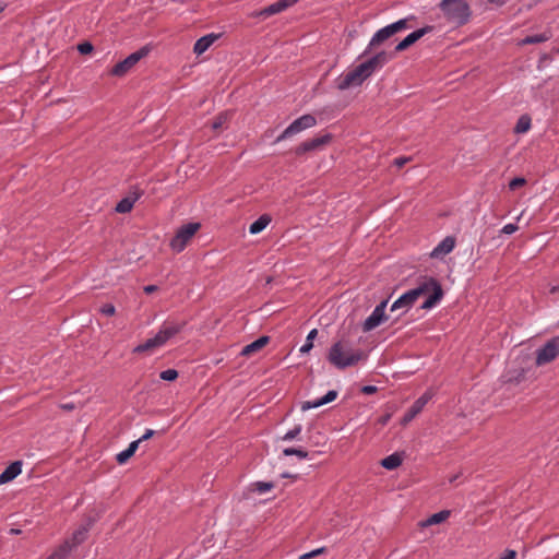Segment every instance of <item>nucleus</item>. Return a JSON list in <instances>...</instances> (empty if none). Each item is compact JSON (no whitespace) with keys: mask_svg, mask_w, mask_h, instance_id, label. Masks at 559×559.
Instances as JSON below:
<instances>
[{"mask_svg":"<svg viewBox=\"0 0 559 559\" xmlns=\"http://www.w3.org/2000/svg\"><path fill=\"white\" fill-rule=\"evenodd\" d=\"M431 397L432 395L429 392H426L420 397H418L404 414L401 424L407 425L409 421H412L423 411Z\"/></svg>","mask_w":559,"mask_h":559,"instance_id":"obj_14","label":"nucleus"},{"mask_svg":"<svg viewBox=\"0 0 559 559\" xmlns=\"http://www.w3.org/2000/svg\"><path fill=\"white\" fill-rule=\"evenodd\" d=\"M525 369L520 368L509 372V378L506 382L519 384L525 379Z\"/></svg>","mask_w":559,"mask_h":559,"instance_id":"obj_31","label":"nucleus"},{"mask_svg":"<svg viewBox=\"0 0 559 559\" xmlns=\"http://www.w3.org/2000/svg\"><path fill=\"white\" fill-rule=\"evenodd\" d=\"M179 373L176 369H167L159 373V378L164 381H175Z\"/></svg>","mask_w":559,"mask_h":559,"instance_id":"obj_37","label":"nucleus"},{"mask_svg":"<svg viewBox=\"0 0 559 559\" xmlns=\"http://www.w3.org/2000/svg\"><path fill=\"white\" fill-rule=\"evenodd\" d=\"M7 4L2 1H0V13L4 11Z\"/></svg>","mask_w":559,"mask_h":559,"instance_id":"obj_55","label":"nucleus"},{"mask_svg":"<svg viewBox=\"0 0 559 559\" xmlns=\"http://www.w3.org/2000/svg\"><path fill=\"white\" fill-rule=\"evenodd\" d=\"M95 520L92 518H88L85 525L80 526L78 530H75L71 536V538L66 539L64 542H69V546L71 547V550L82 543H84L87 538V534L93 526Z\"/></svg>","mask_w":559,"mask_h":559,"instance_id":"obj_16","label":"nucleus"},{"mask_svg":"<svg viewBox=\"0 0 559 559\" xmlns=\"http://www.w3.org/2000/svg\"><path fill=\"white\" fill-rule=\"evenodd\" d=\"M388 301V299L382 300L378 306H376L372 313L364 321L362 330L365 332H369L378 328L381 323L388 320V316L385 313Z\"/></svg>","mask_w":559,"mask_h":559,"instance_id":"obj_10","label":"nucleus"},{"mask_svg":"<svg viewBox=\"0 0 559 559\" xmlns=\"http://www.w3.org/2000/svg\"><path fill=\"white\" fill-rule=\"evenodd\" d=\"M337 396V392L335 390H330L324 396L318 399L316 401H306L301 403V411H308L311 408L320 407L324 404L333 402Z\"/></svg>","mask_w":559,"mask_h":559,"instance_id":"obj_18","label":"nucleus"},{"mask_svg":"<svg viewBox=\"0 0 559 559\" xmlns=\"http://www.w3.org/2000/svg\"><path fill=\"white\" fill-rule=\"evenodd\" d=\"M94 50V46L92 43L90 41H82L78 45V51L81 53V55H90L92 53Z\"/></svg>","mask_w":559,"mask_h":559,"instance_id":"obj_38","label":"nucleus"},{"mask_svg":"<svg viewBox=\"0 0 559 559\" xmlns=\"http://www.w3.org/2000/svg\"><path fill=\"white\" fill-rule=\"evenodd\" d=\"M218 38L216 34H209L199 38L193 47V52L198 56L205 52L210 46Z\"/></svg>","mask_w":559,"mask_h":559,"instance_id":"obj_21","label":"nucleus"},{"mask_svg":"<svg viewBox=\"0 0 559 559\" xmlns=\"http://www.w3.org/2000/svg\"><path fill=\"white\" fill-rule=\"evenodd\" d=\"M518 225L515 224H507L503 228H502V233L503 234H507V235H511L513 233H515L518 230Z\"/></svg>","mask_w":559,"mask_h":559,"instance_id":"obj_42","label":"nucleus"},{"mask_svg":"<svg viewBox=\"0 0 559 559\" xmlns=\"http://www.w3.org/2000/svg\"><path fill=\"white\" fill-rule=\"evenodd\" d=\"M186 322L180 323H165L162 329L157 332L155 337L158 340L159 344L163 346L170 338L179 334L185 328Z\"/></svg>","mask_w":559,"mask_h":559,"instance_id":"obj_15","label":"nucleus"},{"mask_svg":"<svg viewBox=\"0 0 559 559\" xmlns=\"http://www.w3.org/2000/svg\"><path fill=\"white\" fill-rule=\"evenodd\" d=\"M200 223H188L180 226L175 236L170 239L169 247L176 252L183 251L188 242L200 230Z\"/></svg>","mask_w":559,"mask_h":559,"instance_id":"obj_5","label":"nucleus"},{"mask_svg":"<svg viewBox=\"0 0 559 559\" xmlns=\"http://www.w3.org/2000/svg\"><path fill=\"white\" fill-rule=\"evenodd\" d=\"M150 50L151 49L148 46L141 47L139 50L132 52L122 61L116 63L111 68L109 74L118 78L124 76L142 58L148 55Z\"/></svg>","mask_w":559,"mask_h":559,"instance_id":"obj_6","label":"nucleus"},{"mask_svg":"<svg viewBox=\"0 0 559 559\" xmlns=\"http://www.w3.org/2000/svg\"><path fill=\"white\" fill-rule=\"evenodd\" d=\"M143 190L138 187H133L129 194L117 203L115 211L120 214L131 212L134 203L143 195Z\"/></svg>","mask_w":559,"mask_h":559,"instance_id":"obj_13","label":"nucleus"},{"mask_svg":"<svg viewBox=\"0 0 559 559\" xmlns=\"http://www.w3.org/2000/svg\"><path fill=\"white\" fill-rule=\"evenodd\" d=\"M450 514H451L450 510H441V511L430 515L425 521H421L420 526L427 527V526L440 524V523L444 522L445 520H448Z\"/></svg>","mask_w":559,"mask_h":559,"instance_id":"obj_24","label":"nucleus"},{"mask_svg":"<svg viewBox=\"0 0 559 559\" xmlns=\"http://www.w3.org/2000/svg\"><path fill=\"white\" fill-rule=\"evenodd\" d=\"M487 2L500 7V5H503L506 3V0H487Z\"/></svg>","mask_w":559,"mask_h":559,"instance_id":"obj_52","label":"nucleus"},{"mask_svg":"<svg viewBox=\"0 0 559 559\" xmlns=\"http://www.w3.org/2000/svg\"><path fill=\"white\" fill-rule=\"evenodd\" d=\"M133 455L134 453L132 452V450L127 448L126 450L117 454L116 461L118 462V464L122 465L126 464Z\"/></svg>","mask_w":559,"mask_h":559,"instance_id":"obj_36","label":"nucleus"},{"mask_svg":"<svg viewBox=\"0 0 559 559\" xmlns=\"http://www.w3.org/2000/svg\"><path fill=\"white\" fill-rule=\"evenodd\" d=\"M274 487V483L272 481H257L251 485L252 491L265 492L271 490Z\"/></svg>","mask_w":559,"mask_h":559,"instance_id":"obj_34","label":"nucleus"},{"mask_svg":"<svg viewBox=\"0 0 559 559\" xmlns=\"http://www.w3.org/2000/svg\"><path fill=\"white\" fill-rule=\"evenodd\" d=\"M378 391V388L376 385H364L360 389V392L367 395L373 394Z\"/></svg>","mask_w":559,"mask_h":559,"instance_id":"obj_43","label":"nucleus"},{"mask_svg":"<svg viewBox=\"0 0 559 559\" xmlns=\"http://www.w3.org/2000/svg\"><path fill=\"white\" fill-rule=\"evenodd\" d=\"M299 0H278L264 9L260 11H255L251 14L252 17H269L271 15L281 13L282 11L293 7L296 4Z\"/></svg>","mask_w":559,"mask_h":559,"instance_id":"obj_12","label":"nucleus"},{"mask_svg":"<svg viewBox=\"0 0 559 559\" xmlns=\"http://www.w3.org/2000/svg\"><path fill=\"white\" fill-rule=\"evenodd\" d=\"M415 296L418 299L423 295H427L426 300L420 306V309L433 308L444 295L442 285L440 282L432 276H420L417 281V286L413 288Z\"/></svg>","mask_w":559,"mask_h":559,"instance_id":"obj_4","label":"nucleus"},{"mask_svg":"<svg viewBox=\"0 0 559 559\" xmlns=\"http://www.w3.org/2000/svg\"><path fill=\"white\" fill-rule=\"evenodd\" d=\"M395 34H397L395 32V29L393 28L392 24H389L382 28H380L379 31H377L370 43H369V46L368 48L369 49H372L377 46H380L381 44H383L385 40H388L389 38H391L392 36H394Z\"/></svg>","mask_w":559,"mask_h":559,"instance_id":"obj_17","label":"nucleus"},{"mask_svg":"<svg viewBox=\"0 0 559 559\" xmlns=\"http://www.w3.org/2000/svg\"><path fill=\"white\" fill-rule=\"evenodd\" d=\"M559 356V336L547 341L536 353V365L543 366L554 361Z\"/></svg>","mask_w":559,"mask_h":559,"instance_id":"obj_8","label":"nucleus"},{"mask_svg":"<svg viewBox=\"0 0 559 559\" xmlns=\"http://www.w3.org/2000/svg\"><path fill=\"white\" fill-rule=\"evenodd\" d=\"M455 246V238L453 236L445 237L431 252V257H439L440 254L450 253Z\"/></svg>","mask_w":559,"mask_h":559,"instance_id":"obj_23","label":"nucleus"},{"mask_svg":"<svg viewBox=\"0 0 559 559\" xmlns=\"http://www.w3.org/2000/svg\"><path fill=\"white\" fill-rule=\"evenodd\" d=\"M9 533L11 535H20L22 531L20 528H11Z\"/></svg>","mask_w":559,"mask_h":559,"instance_id":"obj_54","label":"nucleus"},{"mask_svg":"<svg viewBox=\"0 0 559 559\" xmlns=\"http://www.w3.org/2000/svg\"><path fill=\"white\" fill-rule=\"evenodd\" d=\"M525 183H526V179L525 178H523V177H514L509 182V189L513 191V190H515V189H518L520 187H523Z\"/></svg>","mask_w":559,"mask_h":559,"instance_id":"obj_39","label":"nucleus"},{"mask_svg":"<svg viewBox=\"0 0 559 559\" xmlns=\"http://www.w3.org/2000/svg\"><path fill=\"white\" fill-rule=\"evenodd\" d=\"M332 140L333 135L331 133H325L321 136L313 138L300 143L294 148V153L296 156H302L309 152L316 151L324 145L330 144Z\"/></svg>","mask_w":559,"mask_h":559,"instance_id":"obj_9","label":"nucleus"},{"mask_svg":"<svg viewBox=\"0 0 559 559\" xmlns=\"http://www.w3.org/2000/svg\"><path fill=\"white\" fill-rule=\"evenodd\" d=\"M301 431L300 426H296L294 429L287 431L285 436L283 437V440H293L295 439Z\"/></svg>","mask_w":559,"mask_h":559,"instance_id":"obj_41","label":"nucleus"},{"mask_svg":"<svg viewBox=\"0 0 559 559\" xmlns=\"http://www.w3.org/2000/svg\"><path fill=\"white\" fill-rule=\"evenodd\" d=\"M99 312L107 317H112L116 313V307L112 304H105L99 308Z\"/></svg>","mask_w":559,"mask_h":559,"instance_id":"obj_40","label":"nucleus"},{"mask_svg":"<svg viewBox=\"0 0 559 559\" xmlns=\"http://www.w3.org/2000/svg\"><path fill=\"white\" fill-rule=\"evenodd\" d=\"M154 435H155V431H154V430H152V429H147V430L144 432V435H143L141 438H139V439L141 440V442H142V441H146V440H148V439L153 438V436H154Z\"/></svg>","mask_w":559,"mask_h":559,"instance_id":"obj_47","label":"nucleus"},{"mask_svg":"<svg viewBox=\"0 0 559 559\" xmlns=\"http://www.w3.org/2000/svg\"><path fill=\"white\" fill-rule=\"evenodd\" d=\"M140 443H141V440H140V439H138V440H135V441H132V442L129 444V447H128V448H129V449H131L133 453H135V451L138 450V448H139V444H140Z\"/></svg>","mask_w":559,"mask_h":559,"instance_id":"obj_51","label":"nucleus"},{"mask_svg":"<svg viewBox=\"0 0 559 559\" xmlns=\"http://www.w3.org/2000/svg\"><path fill=\"white\" fill-rule=\"evenodd\" d=\"M324 552H326V548L325 547H320V548H317V549H314V550H312L310 552H307L306 554V558H313V557L322 555Z\"/></svg>","mask_w":559,"mask_h":559,"instance_id":"obj_44","label":"nucleus"},{"mask_svg":"<svg viewBox=\"0 0 559 559\" xmlns=\"http://www.w3.org/2000/svg\"><path fill=\"white\" fill-rule=\"evenodd\" d=\"M409 160V157H399L394 159L393 165L396 166L397 168H402Z\"/></svg>","mask_w":559,"mask_h":559,"instance_id":"obj_45","label":"nucleus"},{"mask_svg":"<svg viewBox=\"0 0 559 559\" xmlns=\"http://www.w3.org/2000/svg\"><path fill=\"white\" fill-rule=\"evenodd\" d=\"M389 57L390 55L386 51H379L341 78L337 81V88L345 91L350 86H360L377 69L382 68L388 62Z\"/></svg>","mask_w":559,"mask_h":559,"instance_id":"obj_1","label":"nucleus"},{"mask_svg":"<svg viewBox=\"0 0 559 559\" xmlns=\"http://www.w3.org/2000/svg\"><path fill=\"white\" fill-rule=\"evenodd\" d=\"M317 124V118L310 114H306L295 121H293L274 141L280 143L283 140L290 138L306 129L312 128Z\"/></svg>","mask_w":559,"mask_h":559,"instance_id":"obj_7","label":"nucleus"},{"mask_svg":"<svg viewBox=\"0 0 559 559\" xmlns=\"http://www.w3.org/2000/svg\"><path fill=\"white\" fill-rule=\"evenodd\" d=\"M317 335H318V330L312 329L307 335V341L313 343V340L317 337Z\"/></svg>","mask_w":559,"mask_h":559,"instance_id":"obj_50","label":"nucleus"},{"mask_svg":"<svg viewBox=\"0 0 559 559\" xmlns=\"http://www.w3.org/2000/svg\"><path fill=\"white\" fill-rule=\"evenodd\" d=\"M270 340L271 338L267 335L260 336L252 343L246 345L241 350V355L249 356L252 353L259 352L260 349H262L264 346H266L270 343Z\"/></svg>","mask_w":559,"mask_h":559,"instance_id":"obj_22","label":"nucleus"},{"mask_svg":"<svg viewBox=\"0 0 559 559\" xmlns=\"http://www.w3.org/2000/svg\"><path fill=\"white\" fill-rule=\"evenodd\" d=\"M416 300H417V298L415 296V292H413V289H409L408 292H406L402 296H400L392 304L391 311H394L400 308H411Z\"/></svg>","mask_w":559,"mask_h":559,"instance_id":"obj_20","label":"nucleus"},{"mask_svg":"<svg viewBox=\"0 0 559 559\" xmlns=\"http://www.w3.org/2000/svg\"><path fill=\"white\" fill-rule=\"evenodd\" d=\"M390 419V415L386 414L384 416H382L379 421L382 424V425H385L388 423V420Z\"/></svg>","mask_w":559,"mask_h":559,"instance_id":"obj_53","label":"nucleus"},{"mask_svg":"<svg viewBox=\"0 0 559 559\" xmlns=\"http://www.w3.org/2000/svg\"><path fill=\"white\" fill-rule=\"evenodd\" d=\"M531 121L532 120L528 115H522L519 118V120L514 127V132L515 133H524V132L528 131L531 128Z\"/></svg>","mask_w":559,"mask_h":559,"instance_id":"obj_30","label":"nucleus"},{"mask_svg":"<svg viewBox=\"0 0 559 559\" xmlns=\"http://www.w3.org/2000/svg\"><path fill=\"white\" fill-rule=\"evenodd\" d=\"M145 294H152L158 290V287L156 285H147L143 288Z\"/></svg>","mask_w":559,"mask_h":559,"instance_id":"obj_49","label":"nucleus"},{"mask_svg":"<svg viewBox=\"0 0 559 559\" xmlns=\"http://www.w3.org/2000/svg\"><path fill=\"white\" fill-rule=\"evenodd\" d=\"M282 477H283V478H289V477H294V478H295L296 476H292V475H290V474H288V473H284V474H282Z\"/></svg>","mask_w":559,"mask_h":559,"instance_id":"obj_56","label":"nucleus"},{"mask_svg":"<svg viewBox=\"0 0 559 559\" xmlns=\"http://www.w3.org/2000/svg\"><path fill=\"white\" fill-rule=\"evenodd\" d=\"M557 289H558V287H552V288L550 289V293H555V292H557Z\"/></svg>","mask_w":559,"mask_h":559,"instance_id":"obj_57","label":"nucleus"},{"mask_svg":"<svg viewBox=\"0 0 559 559\" xmlns=\"http://www.w3.org/2000/svg\"><path fill=\"white\" fill-rule=\"evenodd\" d=\"M22 472V462L14 461L0 474V484L13 480Z\"/></svg>","mask_w":559,"mask_h":559,"instance_id":"obj_19","label":"nucleus"},{"mask_svg":"<svg viewBox=\"0 0 559 559\" xmlns=\"http://www.w3.org/2000/svg\"><path fill=\"white\" fill-rule=\"evenodd\" d=\"M438 8L447 22L454 27L466 25L472 17V9L466 0H442Z\"/></svg>","mask_w":559,"mask_h":559,"instance_id":"obj_3","label":"nucleus"},{"mask_svg":"<svg viewBox=\"0 0 559 559\" xmlns=\"http://www.w3.org/2000/svg\"><path fill=\"white\" fill-rule=\"evenodd\" d=\"M435 26L426 25L421 28H418L411 34H408L403 40H401L394 48L393 53L402 52L413 46L416 41H418L426 34L432 32Z\"/></svg>","mask_w":559,"mask_h":559,"instance_id":"obj_11","label":"nucleus"},{"mask_svg":"<svg viewBox=\"0 0 559 559\" xmlns=\"http://www.w3.org/2000/svg\"><path fill=\"white\" fill-rule=\"evenodd\" d=\"M272 221L269 214L261 215L249 227V233L252 235L261 233Z\"/></svg>","mask_w":559,"mask_h":559,"instance_id":"obj_26","label":"nucleus"},{"mask_svg":"<svg viewBox=\"0 0 559 559\" xmlns=\"http://www.w3.org/2000/svg\"><path fill=\"white\" fill-rule=\"evenodd\" d=\"M403 463L402 454L395 452L384 459L381 460L380 464L383 468L388 471H393L400 467Z\"/></svg>","mask_w":559,"mask_h":559,"instance_id":"obj_25","label":"nucleus"},{"mask_svg":"<svg viewBox=\"0 0 559 559\" xmlns=\"http://www.w3.org/2000/svg\"><path fill=\"white\" fill-rule=\"evenodd\" d=\"M412 20H415L414 15H411L405 19H401V20L392 23V26L395 29V32L399 33V32H402V31L408 28V21H412Z\"/></svg>","mask_w":559,"mask_h":559,"instance_id":"obj_35","label":"nucleus"},{"mask_svg":"<svg viewBox=\"0 0 559 559\" xmlns=\"http://www.w3.org/2000/svg\"><path fill=\"white\" fill-rule=\"evenodd\" d=\"M233 116V112L229 111V110H226V111H222L221 114H218L214 121L212 122V129L214 131H217L219 129L223 128V126Z\"/></svg>","mask_w":559,"mask_h":559,"instance_id":"obj_29","label":"nucleus"},{"mask_svg":"<svg viewBox=\"0 0 559 559\" xmlns=\"http://www.w3.org/2000/svg\"><path fill=\"white\" fill-rule=\"evenodd\" d=\"M299 559H310V558H306V554H305Z\"/></svg>","mask_w":559,"mask_h":559,"instance_id":"obj_58","label":"nucleus"},{"mask_svg":"<svg viewBox=\"0 0 559 559\" xmlns=\"http://www.w3.org/2000/svg\"><path fill=\"white\" fill-rule=\"evenodd\" d=\"M71 552L69 542H63L49 557L46 559H67Z\"/></svg>","mask_w":559,"mask_h":559,"instance_id":"obj_28","label":"nucleus"},{"mask_svg":"<svg viewBox=\"0 0 559 559\" xmlns=\"http://www.w3.org/2000/svg\"><path fill=\"white\" fill-rule=\"evenodd\" d=\"M549 39V36L546 34H537L532 36H526L522 39L521 45H532V44H539L544 43Z\"/></svg>","mask_w":559,"mask_h":559,"instance_id":"obj_32","label":"nucleus"},{"mask_svg":"<svg viewBox=\"0 0 559 559\" xmlns=\"http://www.w3.org/2000/svg\"><path fill=\"white\" fill-rule=\"evenodd\" d=\"M368 354L362 349L352 350L347 342H335L326 356L328 361L337 369H345L366 360Z\"/></svg>","mask_w":559,"mask_h":559,"instance_id":"obj_2","label":"nucleus"},{"mask_svg":"<svg viewBox=\"0 0 559 559\" xmlns=\"http://www.w3.org/2000/svg\"><path fill=\"white\" fill-rule=\"evenodd\" d=\"M59 407L62 409V411H66V412H72L75 409V404L73 402H70V403H62L59 405Z\"/></svg>","mask_w":559,"mask_h":559,"instance_id":"obj_46","label":"nucleus"},{"mask_svg":"<svg viewBox=\"0 0 559 559\" xmlns=\"http://www.w3.org/2000/svg\"><path fill=\"white\" fill-rule=\"evenodd\" d=\"M312 347H313V343L308 342L306 340V343L301 346L300 352L304 354L309 353L312 349Z\"/></svg>","mask_w":559,"mask_h":559,"instance_id":"obj_48","label":"nucleus"},{"mask_svg":"<svg viewBox=\"0 0 559 559\" xmlns=\"http://www.w3.org/2000/svg\"><path fill=\"white\" fill-rule=\"evenodd\" d=\"M283 454L285 456L296 455L299 459H307L308 457V452L302 450V449H300V448H285L283 450Z\"/></svg>","mask_w":559,"mask_h":559,"instance_id":"obj_33","label":"nucleus"},{"mask_svg":"<svg viewBox=\"0 0 559 559\" xmlns=\"http://www.w3.org/2000/svg\"><path fill=\"white\" fill-rule=\"evenodd\" d=\"M159 346H162V345L159 344L158 340L154 336L152 338H148L143 344H139L138 346H135L132 349V353L133 354H142V353L152 350V349H154L156 347H159Z\"/></svg>","mask_w":559,"mask_h":559,"instance_id":"obj_27","label":"nucleus"}]
</instances>
